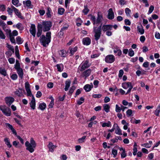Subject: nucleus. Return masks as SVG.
<instances>
[{
    "label": "nucleus",
    "instance_id": "nucleus-30",
    "mask_svg": "<svg viewBox=\"0 0 160 160\" xmlns=\"http://www.w3.org/2000/svg\"><path fill=\"white\" fill-rule=\"evenodd\" d=\"M16 27L18 28L20 31H22L24 29V27L20 23H18L15 25Z\"/></svg>",
    "mask_w": 160,
    "mask_h": 160
},
{
    "label": "nucleus",
    "instance_id": "nucleus-59",
    "mask_svg": "<svg viewBox=\"0 0 160 160\" xmlns=\"http://www.w3.org/2000/svg\"><path fill=\"white\" fill-rule=\"evenodd\" d=\"M11 77L12 80H16L17 79V78H18V76L17 74H12L11 76Z\"/></svg>",
    "mask_w": 160,
    "mask_h": 160
},
{
    "label": "nucleus",
    "instance_id": "nucleus-58",
    "mask_svg": "<svg viewBox=\"0 0 160 160\" xmlns=\"http://www.w3.org/2000/svg\"><path fill=\"white\" fill-rule=\"evenodd\" d=\"M8 60L9 62L11 64L14 63L15 61V59L13 58H9Z\"/></svg>",
    "mask_w": 160,
    "mask_h": 160
},
{
    "label": "nucleus",
    "instance_id": "nucleus-33",
    "mask_svg": "<svg viewBox=\"0 0 160 160\" xmlns=\"http://www.w3.org/2000/svg\"><path fill=\"white\" fill-rule=\"evenodd\" d=\"M77 48H78L77 47H76L73 48H69V50L71 55H72L74 54V52L77 51Z\"/></svg>",
    "mask_w": 160,
    "mask_h": 160
},
{
    "label": "nucleus",
    "instance_id": "nucleus-2",
    "mask_svg": "<svg viewBox=\"0 0 160 160\" xmlns=\"http://www.w3.org/2000/svg\"><path fill=\"white\" fill-rule=\"evenodd\" d=\"M30 142L26 141L25 145L26 147V149L29 151L31 153H32L34 151V149L36 146V143L32 138L30 139Z\"/></svg>",
    "mask_w": 160,
    "mask_h": 160
},
{
    "label": "nucleus",
    "instance_id": "nucleus-41",
    "mask_svg": "<svg viewBox=\"0 0 160 160\" xmlns=\"http://www.w3.org/2000/svg\"><path fill=\"white\" fill-rule=\"evenodd\" d=\"M13 11V9L11 7V8H10L9 7L8 8L7 12L9 15H12Z\"/></svg>",
    "mask_w": 160,
    "mask_h": 160
},
{
    "label": "nucleus",
    "instance_id": "nucleus-39",
    "mask_svg": "<svg viewBox=\"0 0 160 160\" xmlns=\"http://www.w3.org/2000/svg\"><path fill=\"white\" fill-rule=\"evenodd\" d=\"M102 126L103 127H105L106 126L110 127L111 126V122L110 121H108V122L103 123Z\"/></svg>",
    "mask_w": 160,
    "mask_h": 160
},
{
    "label": "nucleus",
    "instance_id": "nucleus-49",
    "mask_svg": "<svg viewBox=\"0 0 160 160\" xmlns=\"http://www.w3.org/2000/svg\"><path fill=\"white\" fill-rule=\"evenodd\" d=\"M132 113V110L131 109H128L126 112L127 115L128 117L131 116Z\"/></svg>",
    "mask_w": 160,
    "mask_h": 160
},
{
    "label": "nucleus",
    "instance_id": "nucleus-4",
    "mask_svg": "<svg viewBox=\"0 0 160 160\" xmlns=\"http://www.w3.org/2000/svg\"><path fill=\"white\" fill-rule=\"evenodd\" d=\"M93 32L94 33L95 39L97 41L101 37L102 32L101 26L98 28L94 27Z\"/></svg>",
    "mask_w": 160,
    "mask_h": 160
},
{
    "label": "nucleus",
    "instance_id": "nucleus-48",
    "mask_svg": "<svg viewBox=\"0 0 160 160\" xmlns=\"http://www.w3.org/2000/svg\"><path fill=\"white\" fill-rule=\"evenodd\" d=\"M0 37L2 39H5L6 38L5 36L1 29H0Z\"/></svg>",
    "mask_w": 160,
    "mask_h": 160
},
{
    "label": "nucleus",
    "instance_id": "nucleus-19",
    "mask_svg": "<svg viewBox=\"0 0 160 160\" xmlns=\"http://www.w3.org/2000/svg\"><path fill=\"white\" fill-rule=\"evenodd\" d=\"M113 127L116 128V129L115 130V132L116 134L119 135L122 134L121 130L117 124L115 123L113 125Z\"/></svg>",
    "mask_w": 160,
    "mask_h": 160
},
{
    "label": "nucleus",
    "instance_id": "nucleus-22",
    "mask_svg": "<svg viewBox=\"0 0 160 160\" xmlns=\"http://www.w3.org/2000/svg\"><path fill=\"white\" fill-rule=\"evenodd\" d=\"M69 27V25L67 24H65L62 28L61 29L59 33L60 35L63 36L64 34L63 31L68 29Z\"/></svg>",
    "mask_w": 160,
    "mask_h": 160
},
{
    "label": "nucleus",
    "instance_id": "nucleus-14",
    "mask_svg": "<svg viewBox=\"0 0 160 160\" xmlns=\"http://www.w3.org/2000/svg\"><path fill=\"white\" fill-rule=\"evenodd\" d=\"M5 100L7 104L10 106L14 102V99L12 97H10L6 98Z\"/></svg>",
    "mask_w": 160,
    "mask_h": 160
},
{
    "label": "nucleus",
    "instance_id": "nucleus-8",
    "mask_svg": "<svg viewBox=\"0 0 160 160\" xmlns=\"http://www.w3.org/2000/svg\"><path fill=\"white\" fill-rule=\"evenodd\" d=\"M115 60L114 56L112 55L107 56L105 58V61L107 63H112Z\"/></svg>",
    "mask_w": 160,
    "mask_h": 160
},
{
    "label": "nucleus",
    "instance_id": "nucleus-42",
    "mask_svg": "<svg viewBox=\"0 0 160 160\" xmlns=\"http://www.w3.org/2000/svg\"><path fill=\"white\" fill-rule=\"evenodd\" d=\"M51 11V9L50 8H48L47 9V11L46 12V14L48 18H50L51 17V15L50 14V12Z\"/></svg>",
    "mask_w": 160,
    "mask_h": 160
},
{
    "label": "nucleus",
    "instance_id": "nucleus-10",
    "mask_svg": "<svg viewBox=\"0 0 160 160\" xmlns=\"http://www.w3.org/2000/svg\"><path fill=\"white\" fill-rule=\"evenodd\" d=\"M11 7L13 9V11L15 12V14L17 16V17H18V18L22 19H23V17L22 16L21 13L18 9H17L12 5L11 6Z\"/></svg>",
    "mask_w": 160,
    "mask_h": 160
},
{
    "label": "nucleus",
    "instance_id": "nucleus-52",
    "mask_svg": "<svg viewBox=\"0 0 160 160\" xmlns=\"http://www.w3.org/2000/svg\"><path fill=\"white\" fill-rule=\"evenodd\" d=\"M86 136H83L82 138L79 139L78 141L79 143H82L84 142L86 138Z\"/></svg>",
    "mask_w": 160,
    "mask_h": 160
},
{
    "label": "nucleus",
    "instance_id": "nucleus-23",
    "mask_svg": "<svg viewBox=\"0 0 160 160\" xmlns=\"http://www.w3.org/2000/svg\"><path fill=\"white\" fill-rule=\"evenodd\" d=\"M92 88L93 85L92 84V85L88 84L84 86V88L86 92H88L90 91Z\"/></svg>",
    "mask_w": 160,
    "mask_h": 160
},
{
    "label": "nucleus",
    "instance_id": "nucleus-61",
    "mask_svg": "<svg viewBox=\"0 0 160 160\" xmlns=\"http://www.w3.org/2000/svg\"><path fill=\"white\" fill-rule=\"evenodd\" d=\"M142 146L146 148H150L151 147V145L149 144L148 143L142 144Z\"/></svg>",
    "mask_w": 160,
    "mask_h": 160
},
{
    "label": "nucleus",
    "instance_id": "nucleus-50",
    "mask_svg": "<svg viewBox=\"0 0 160 160\" xmlns=\"http://www.w3.org/2000/svg\"><path fill=\"white\" fill-rule=\"evenodd\" d=\"M7 47L10 50L12 51V52L13 53L14 52V49L13 47L11 46L8 43L7 44Z\"/></svg>",
    "mask_w": 160,
    "mask_h": 160
},
{
    "label": "nucleus",
    "instance_id": "nucleus-26",
    "mask_svg": "<svg viewBox=\"0 0 160 160\" xmlns=\"http://www.w3.org/2000/svg\"><path fill=\"white\" fill-rule=\"evenodd\" d=\"M137 28L138 31L141 34H143L144 33V30L142 25L138 26Z\"/></svg>",
    "mask_w": 160,
    "mask_h": 160
},
{
    "label": "nucleus",
    "instance_id": "nucleus-43",
    "mask_svg": "<svg viewBox=\"0 0 160 160\" xmlns=\"http://www.w3.org/2000/svg\"><path fill=\"white\" fill-rule=\"evenodd\" d=\"M0 26L3 28V30H5L6 28V24L2 21H0Z\"/></svg>",
    "mask_w": 160,
    "mask_h": 160
},
{
    "label": "nucleus",
    "instance_id": "nucleus-28",
    "mask_svg": "<svg viewBox=\"0 0 160 160\" xmlns=\"http://www.w3.org/2000/svg\"><path fill=\"white\" fill-rule=\"evenodd\" d=\"M0 73L4 76L7 75L6 70L4 68L1 67H0Z\"/></svg>",
    "mask_w": 160,
    "mask_h": 160
},
{
    "label": "nucleus",
    "instance_id": "nucleus-31",
    "mask_svg": "<svg viewBox=\"0 0 160 160\" xmlns=\"http://www.w3.org/2000/svg\"><path fill=\"white\" fill-rule=\"evenodd\" d=\"M4 141L5 142V144L8 148H10L12 147V146L10 144L9 139L8 138H5L4 140Z\"/></svg>",
    "mask_w": 160,
    "mask_h": 160
},
{
    "label": "nucleus",
    "instance_id": "nucleus-38",
    "mask_svg": "<svg viewBox=\"0 0 160 160\" xmlns=\"http://www.w3.org/2000/svg\"><path fill=\"white\" fill-rule=\"evenodd\" d=\"M89 11V10L87 6H84V9L82 10V12L84 14L86 15L88 14Z\"/></svg>",
    "mask_w": 160,
    "mask_h": 160
},
{
    "label": "nucleus",
    "instance_id": "nucleus-51",
    "mask_svg": "<svg viewBox=\"0 0 160 160\" xmlns=\"http://www.w3.org/2000/svg\"><path fill=\"white\" fill-rule=\"evenodd\" d=\"M125 12L127 16H129L131 12L130 10L128 8H126L125 9Z\"/></svg>",
    "mask_w": 160,
    "mask_h": 160
},
{
    "label": "nucleus",
    "instance_id": "nucleus-24",
    "mask_svg": "<svg viewBox=\"0 0 160 160\" xmlns=\"http://www.w3.org/2000/svg\"><path fill=\"white\" fill-rule=\"evenodd\" d=\"M17 73L21 78L22 79L23 77V70L22 68H19L16 70Z\"/></svg>",
    "mask_w": 160,
    "mask_h": 160
},
{
    "label": "nucleus",
    "instance_id": "nucleus-16",
    "mask_svg": "<svg viewBox=\"0 0 160 160\" xmlns=\"http://www.w3.org/2000/svg\"><path fill=\"white\" fill-rule=\"evenodd\" d=\"M38 31L37 33V36L38 37H39L41 35L42 32V25L41 24H38Z\"/></svg>",
    "mask_w": 160,
    "mask_h": 160
},
{
    "label": "nucleus",
    "instance_id": "nucleus-34",
    "mask_svg": "<svg viewBox=\"0 0 160 160\" xmlns=\"http://www.w3.org/2000/svg\"><path fill=\"white\" fill-rule=\"evenodd\" d=\"M23 3L27 7L29 8L31 4V1L29 0H28L26 1H23Z\"/></svg>",
    "mask_w": 160,
    "mask_h": 160
},
{
    "label": "nucleus",
    "instance_id": "nucleus-56",
    "mask_svg": "<svg viewBox=\"0 0 160 160\" xmlns=\"http://www.w3.org/2000/svg\"><path fill=\"white\" fill-rule=\"evenodd\" d=\"M154 9V7L153 6H151L149 8V10L148 12V14H150L151 13Z\"/></svg>",
    "mask_w": 160,
    "mask_h": 160
},
{
    "label": "nucleus",
    "instance_id": "nucleus-6",
    "mask_svg": "<svg viewBox=\"0 0 160 160\" xmlns=\"http://www.w3.org/2000/svg\"><path fill=\"white\" fill-rule=\"evenodd\" d=\"M0 109L6 116H10L11 115V111L10 108L5 106H0Z\"/></svg>",
    "mask_w": 160,
    "mask_h": 160
},
{
    "label": "nucleus",
    "instance_id": "nucleus-35",
    "mask_svg": "<svg viewBox=\"0 0 160 160\" xmlns=\"http://www.w3.org/2000/svg\"><path fill=\"white\" fill-rule=\"evenodd\" d=\"M12 2L14 5L16 7L20 6V5H18V4L19 3V0H12Z\"/></svg>",
    "mask_w": 160,
    "mask_h": 160
},
{
    "label": "nucleus",
    "instance_id": "nucleus-64",
    "mask_svg": "<svg viewBox=\"0 0 160 160\" xmlns=\"http://www.w3.org/2000/svg\"><path fill=\"white\" fill-rule=\"evenodd\" d=\"M53 86V83L52 82H49L47 84V86L48 88H52Z\"/></svg>",
    "mask_w": 160,
    "mask_h": 160
},
{
    "label": "nucleus",
    "instance_id": "nucleus-46",
    "mask_svg": "<svg viewBox=\"0 0 160 160\" xmlns=\"http://www.w3.org/2000/svg\"><path fill=\"white\" fill-rule=\"evenodd\" d=\"M51 101L50 102L49 107V108H52L53 105H54V99L52 97H51Z\"/></svg>",
    "mask_w": 160,
    "mask_h": 160
},
{
    "label": "nucleus",
    "instance_id": "nucleus-29",
    "mask_svg": "<svg viewBox=\"0 0 160 160\" xmlns=\"http://www.w3.org/2000/svg\"><path fill=\"white\" fill-rule=\"evenodd\" d=\"M70 80H67L65 82V87L64 88V90L65 91H67L69 87H70Z\"/></svg>",
    "mask_w": 160,
    "mask_h": 160
},
{
    "label": "nucleus",
    "instance_id": "nucleus-17",
    "mask_svg": "<svg viewBox=\"0 0 160 160\" xmlns=\"http://www.w3.org/2000/svg\"><path fill=\"white\" fill-rule=\"evenodd\" d=\"M31 97H32V99L30 103V105L31 108H32L33 109H35L36 105L35 99L33 95H32Z\"/></svg>",
    "mask_w": 160,
    "mask_h": 160
},
{
    "label": "nucleus",
    "instance_id": "nucleus-63",
    "mask_svg": "<svg viewBox=\"0 0 160 160\" xmlns=\"http://www.w3.org/2000/svg\"><path fill=\"white\" fill-rule=\"evenodd\" d=\"M124 73L123 71L121 69L119 71V73L118 74V77L119 78L122 77Z\"/></svg>",
    "mask_w": 160,
    "mask_h": 160
},
{
    "label": "nucleus",
    "instance_id": "nucleus-11",
    "mask_svg": "<svg viewBox=\"0 0 160 160\" xmlns=\"http://www.w3.org/2000/svg\"><path fill=\"white\" fill-rule=\"evenodd\" d=\"M30 85L28 82L25 83V88L27 93V95L28 96H31L32 94L30 89Z\"/></svg>",
    "mask_w": 160,
    "mask_h": 160
},
{
    "label": "nucleus",
    "instance_id": "nucleus-12",
    "mask_svg": "<svg viewBox=\"0 0 160 160\" xmlns=\"http://www.w3.org/2000/svg\"><path fill=\"white\" fill-rule=\"evenodd\" d=\"M29 31L33 36L34 37H35L36 33V29L35 26L34 24H31Z\"/></svg>",
    "mask_w": 160,
    "mask_h": 160
},
{
    "label": "nucleus",
    "instance_id": "nucleus-44",
    "mask_svg": "<svg viewBox=\"0 0 160 160\" xmlns=\"http://www.w3.org/2000/svg\"><path fill=\"white\" fill-rule=\"evenodd\" d=\"M121 110V107H120L117 104H116V105L115 111L117 112H120Z\"/></svg>",
    "mask_w": 160,
    "mask_h": 160
},
{
    "label": "nucleus",
    "instance_id": "nucleus-13",
    "mask_svg": "<svg viewBox=\"0 0 160 160\" xmlns=\"http://www.w3.org/2000/svg\"><path fill=\"white\" fill-rule=\"evenodd\" d=\"M113 26L111 25H104L102 27V29L103 32H106L112 30Z\"/></svg>",
    "mask_w": 160,
    "mask_h": 160
},
{
    "label": "nucleus",
    "instance_id": "nucleus-54",
    "mask_svg": "<svg viewBox=\"0 0 160 160\" xmlns=\"http://www.w3.org/2000/svg\"><path fill=\"white\" fill-rule=\"evenodd\" d=\"M134 51L131 49H130L129 52V56L130 57H132L134 56Z\"/></svg>",
    "mask_w": 160,
    "mask_h": 160
},
{
    "label": "nucleus",
    "instance_id": "nucleus-1",
    "mask_svg": "<svg viewBox=\"0 0 160 160\" xmlns=\"http://www.w3.org/2000/svg\"><path fill=\"white\" fill-rule=\"evenodd\" d=\"M51 34L50 32H48L46 33V37L44 35H42L40 37V42L43 46L46 47L51 42Z\"/></svg>",
    "mask_w": 160,
    "mask_h": 160
},
{
    "label": "nucleus",
    "instance_id": "nucleus-27",
    "mask_svg": "<svg viewBox=\"0 0 160 160\" xmlns=\"http://www.w3.org/2000/svg\"><path fill=\"white\" fill-rule=\"evenodd\" d=\"M58 71L61 72L62 71L63 68V66L62 64H57L56 65Z\"/></svg>",
    "mask_w": 160,
    "mask_h": 160
},
{
    "label": "nucleus",
    "instance_id": "nucleus-20",
    "mask_svg": "<svg viewBox=\"0 0 160 160\" xmlns=\"http://www.w3.org/2000/svg\"><path fill=\"white\" fill-rule=\"evenodd\" d=\"M22 91L24 92L25 91L24 90L19 88V89L15 91V93L19 97H24V95L22 93Z\"/></svg>",
    "mask_w": 160,
    "mask_h": 160
},
{
    "label": "nucleus",
    "instance_id": "nucleus-60",
    "mask_svg": "<svg viewBox=\"0 0 160 160\" xmlns=\"http://www.w3.org/2000/svg\"><path fill=\"white\" fill-rule=\"evenodd\" d=\"M128 88H129L127 92L126 93V94H128V93H129L131 91V90L133 88V87H132V84H130V86Z\"/></svg>",
    "mask_w": 160,
    "mask_h": 160
},
{
    "label": "nucleus",
    "instance_id": "nucleus-45",
    "mask_svg": "<svg viewBox=\"0 0 160 160\" xmlns=\"http://www.w3.org/2000/svg\"><path fill=\"white\" fill-rule=\"evenodd\" d=\"M59 54L61 55V57H65L66 56V54L65 51L64 50H62L59 52Z\"/></svg>",
    "mask_w": 160,
    "mask_h": 160
},
{
    "label": "nucleus",
    "instance_id": "nucleus-47",
    "mask_svg": "<svg viewBox=\"0 0 160 160\" xmlns=\"http://www.w3.org/2000/svg\"><path fill=\"white\" fill-rule=\"evenodd\" d=\"M64 9L63 8H60L58 9V13L60 15H62L64 12Z\"/></svg>",
    "mask_w": 160,
    "mask_h": 160
},
{
    "label": "nucleus",
    "instance_id": "nucleus-25",
    "mask_svg": "<svg viewBox=\"0 0 160 160\" xmlns=\"http://www.w3.org/2000/svg\"><path fill=\"white\" fill-rule=\"evenodd\" d=\"M131 84V83L130 82H125L122 83V86L124 89H127L129 87Z\"/></svg>",
    "mask_w": 160,
    "mask_h": 160
},
{
    "label": "nucleus",
    "instance_id": "nucleus-32",
    "mask_svg": "<svg viewBox=\"0 0 160 160\" xmlns=\"http://www.w3.org/2000/svg\"><path fill=\"white\" fill-rule=\"evenodd\" d=\"M46 104L44 102L40 103L39 105V108L42 110H44L46 108Z\"/></svg>",
    "mask_w": 160,
    "mask_h": 160
},
{
    "label": "nucleus",
    "instance_id": "nucleus-15",
    "mask_svg": "<svg viewBox=\"0 0 160 160\" xmlns=\"http://www.w3.org/2000/svg\"><path fill=\"white\" fill-rule=\"evenodd\" d=\"M114 12L112 8L109 9L108 10V18L110 19H112L114 18Z\"/></svg>",
    "mask_w": 160,
    "mask_h": 160
},
{
    "label": "nucleus",
    "instance_id": "nucleus-57",
    "mask_svg": "<svg viewBox=\"0 0 160 160\" xmlns=\"http://www.w3.org/2000/svg\"><path fill=\"white\" fill-rule=\"evenodd\" d=\"M112 153L113 155V157L115 158L117 154V151L115 149H112Z\"/></svg>",
    "mask_w": 160,
    "mask_h": 160
},
{
    "label": "nucleus",
    "instance_id": "nucleus-36",
    "mask_svg": "<svg viewBox=\"0 0 160 160\" xmlns=\"http://www.w3.org/2000/svg\"><path fill=\"white\" fill-rule=\"evenodd\" d=\"M103 108L104 110L107 112H109L110 109V106L107 104H104L103 105Z\"/></svg>",
    "mask_w": 160,
    "mask_h": 160
},
{
    "label": "nucleus",
    "instance_id": "nucleus-62",
    "mask_svg": "<svg viewBox=\"0 0 160 160\" xmlns=\"http://www.w3.org/2000/svg\"><path fill=\"white\" fill-rule=\"evenodd\" d=\"M5 54L8 57H9L12 56V53L11 51H8L5 53Z\"/></svg>",
    "mask_w": 160,
    "mask_h": 160
},
{
    "label": "nucleus",
    "instance_id": "nucleus-9",
    "mask_svg": "<svg viewBox=\"0 0 160 160\" xmlns=\"http://www.w3.org/2000/svg\"><path fill=\"white\" fill-rule=\"evenodd\" d=\"M91 73V70L89 69L82 72L81 73V77L84 78L86 79L90 75Z\"/></svg>",
    "mask_w": 160,
    "mask_h": 160
},
{
    "label": "nucleus",
    "instance_id": "nucleus-5",
    "mask_svg": "<svg viewBox=\"0 0 160 160\" xmlns=\"http://www.w3.org/2000/svg\"><path fill=\"white\" fill-rule=\"evenodd\" d=\"M41 24L42 30L44 32L48 31L52 26V23L50 21H43Z\"/></svg>",
    "mask_w": 160,
    "mask_h": 160
},
{
    "label": "nucleus",
    "instance_id": "nucleus-21",
    "mask_svg": "<svg viewBox=\"0 0 160 160\" xmlns=\"http://www.w3.org/2000/svg\"><path fill=\"white\" fill-rule=\"evenodd\" d=\"M91 42L90 39L88 37L84 38L82 40L83 44L87 45H89L91 43Z\"/></svg>",
    "mask_w": 160,
    "mask_h": 160
},
{
    "label": "nucleus",
    "instance_id": "nucleus-7",
    "mask_svg": "<svg viewBox=\"0 0 160 160\" xmlns=\"http://www.w3.org/2000/svg\"><path fill=\"white\" fill-rule=\"evenodd\" d=\"M90 19L93 22V24L99 23L101 22L102 18V16L99 14H98V18L97 19H96L94 16L92 15H90Z\"/></svg>",
    "mask_w": 160,
    "mask_h": 160
},
{
    "label": "nucleus",
    "instance_id": "nucleus-55",
    "mask_svg": "<svg viewBox=\"0 0 160 160\" xmlns=\"http://www.w3.org/2000/svg\"><path fill=\"white\" fill-rule=\"evenodd\" d=\"M110 141L111 142L110 145H113L114 143L117 142V138H115L112 139L110 140Z\"/></svg>",
    "mask_w": 160,
    "mask_h": 160
},
{
    "label": "nucleus",
    "instance_id": "nucleus-3",
    "mask_svg": "<svg viewBox=\"0 0 160 160\" xmlns=\"http://www.w3.org/2000/svg\"><path fill=\"white\" fill-rule=\"evenodd\" d=\"M91 64L89 63V60H86L83 61L78 68V72H79V71L82 72L86 69L89 67Z\"/></svg>",
    "mask_w": 160,
    "mask_h": 160
},
{
    "label": "nucleus",
    "instance_id": "nucleus-53",
    "mask_svg": "<svg viewBox=\"0 0 160 160\" xmlns=\"http://www.w3.org/2000/svg\"><path fill=\"white\" fill-rule=\"evenodd\" d=\"M9 37L11 42L13 43H15V40L14 38L12 36V34L9 35Z\"/></svg>",
    "mask_w": 160,
    "mask_h": 160
},
{
    "label": "nucleus",
    "instance_id": "nucleus-18",
    "mask_svg": "<svg viewBox=\"0 0 160 160\" xmlns=\"http://www.w3.org/2000/svg\"><path fill=\"white\" fill-rule=\"evenodd\" d=\"M48 147L49 148V151L51 152H53L54 151V149L57 147L56 146L54 145L51 142H49Z\"/></svg>",
    "mask_w": 160,
    "mask_h": 160
},
{
    "label": "nucleus",
    "instance_id": "nucleus-40",
    "mask_svg": "<svg viewBox=\"0 0 160 160\" xmlns=\"http://www.w3.org/2000/svg\"><path fill=\"white\" fill-rule=\"evenodd\" d=\"M16 40L17 43L18 44H21L22 43V39L19 36L17 37L16 38Z\"/></svg>",
    "mask_w": 160,
    "mask_h": 160
},
{
    "label": "nucleus",
    "instance_id": "nucleus-37",
    "mask_svg": "<svg viewBox=\"0 0 160 160\" xmlns=\"http://www.w3.org/2000/svg\"><path fill=\"white\" fill-rule=\"evenodd\" d=\"M76 89V87L74 86H72L71 87L69 91L68 94L71 95L73 92L74 90Z\"/></svg>",
    "mask_w": 160,
    "mask_h": 160
}]
</instances>
